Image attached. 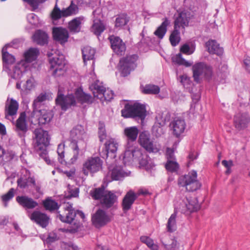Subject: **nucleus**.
I'll list each match as a JSON object with an SVG mask.
<instances>
[{
    "instance_id": "obj_61",
    "label": "nucleus",
    "mask_w": 250,
    "mask_h": 250,
    "mask_svg": "<svg viewBox=\"0 0 250 250\" xmlns=\"http://www.w3.org/2000/svg\"><path fill=\"white\" fill-rule=\"evenodd\" d=\"M149 161L150 160H148L146 155L142 156V158L139 161V164L141 166L148 168L150 166Z\"/></svg>"
},
{
    "instance_id": "obj_44",
    "label": "nucleus",
    "mask_w": 250,
    "mask_h": 250,
    "mask_svg": "<svg viewBox=\"0 0 250 250\" xmlns=\"http://www.w3.org/2000/svg\"><path fill=\"white\" fill-rule=\"evenodd\" d=\"M43 206L46 210L53 211L59 208L58 204L54 200L47 198L43 201Z\"/></svg>"
},
{
    "instance_id": "obj_13",
    "label": "nucleus",
    "mask_w": 250,
    "mask_h": 250,
    "mask_svg": "<svg viewBox=\"0 0 250 250\" xmlns=\"http://www.w3.org/2000/svg\"><path fill=\"white\" fill-rule=\"evenodd\" d=\"M193 77L194 81L196 83L199 82V77L202 74L210 76L212 70L210 66H208L204 62H198L192 66Z\"/></svg>"
},
{
    "instance_id": "obj_21",
    "label": "nucleus",
    "mask_w": 250,
    "mask_h": 250,
    "mask_svg": "<svg viewBox=\"0 0 250 250\" xmlns=\"http://www.w3.org/2000/svg\"><path fill=\"white\" fill-rule=\"evenodd\" d=\"M16 200L21 206L26 209H33L38 206L36 201L26 195L18 196Z\"/></svg>"
},
{
    "instance_id": "obj_5",
    "label": "nucleus",
    "mask_w": 250,
    "mask_h": 250,
    "mask_svg": "<svg viewBox=\"0 0 250 250\" xmlns=\"http://www.w3.org/2000/svg\"><path fill=\"white\" fill-rule=\"evenodd\" d=\"M156 123L159 125H186L183 116L175 115L171 119L170 114L167 111L157 112L155 116Z\"/></svg>"
},
{
    "instance_id": "obj_26",
    "label": "nucleus",
    "mask_w": 250,
    "mask_h": 250,
    "mask_svg": "<svg viewBox=\"0 0 250 250\" xmlns=\"http://www.w3.org/2000/svg\"><path fill=\"white\" fill-rule=\"evenodd\" d=\"M48 35L42 30H37L33 36V41L37 44L43 46L48 43Z\"/></svg>"
},
{
    "instance_id": "obj_27",
    "label": "nucleus",
    "mask_w": 250,
    "mask_h": 250,
    "mask_svg": "<svg viewBox=\"0 0 250 250\" xmlns=\"http://www.w3.org/2000/svg\"><path fill=\"white\" fill-rule=\"evenodd\" d=\"M161 241L167 250H179V243L177 242L175 238H170L168 235L163 237Z\"/></svg>"
},
{
    "instance_id": "obj_31",
    "label": "nucleus",
    "mask_w": 250,
    "mask_h": 250,
    "mask_svg": "<svg viewBox=\"0 0 250 250\" xmlns=\"http://www.w3.org/2000/svg\"><path fill=\"white\" fill-rule=\"evenodd\" d=\"M235 125H246L250 122V117L247 113H238L234 117Z\"/></svg>"
},
{
    "instance_id": "obj_35",
    "label": "nucleus",
    "mask_w": 250,
    "mask_h": 250,
    "mask_svg": "<svg viewBox=\"0 0 250 250\" xmlns=\"http://www.w3.org/2000/svg\"><path fill=\"white\" fill-rule=\"evenodd\" d=\"M83 17H77L68 23V28L71 32L78 33L81 30V20Z\"/></svg>"
},
{
    "instance_id": "obj_22",
    "label": "nucleus",
    "mask_w": 250,
    "mask_h": 250,
    "mask_svg": "<svg viewBox=\"0 0 250 250\" xmlns=\"http://www.w3.org/2000/svg\"><path fill=\"white\" fill-rule=\"evenodd\" d=\"M30 218L42 228H45L48 225L49 219L46 214L39 211H33L31 214Z\"/></svg>"
},
{
    "instance_id": "obj_1",
    "label": "nucleus",
    "mask_w": 250,
    "mask_h": 250,
    "mask_svg": "<svg viewBox=\"0 0 250 250\" xmlns=\"http://www.w3.org/2000/svg\"><path fill=\"white\" fill-rule=\"evenodd\" d=\"M34 142L33 147L39 155L47 164H50V160L48 156L47 147L50 144V137L47 131L39 127L34 131Z\"/></svg>"
},
{
    "instance_id": "obj_36",
    "label": "nucleus",
    "mask_w": 250,
    "mask_h": 250,
    "mask_svg": "<svg viewBox=\"0 0 250 250\" xmlns=\"http://www.w3.org/2000/svg\"><path fill=\"white\" fill-rule=\"evenodd\" d=\"M106 190L104 186L98 188H95L90 192V195L92 198L94 200H102L104 197Z\"/></svg>"
},
{
    "instance_id": "obj_43",
    "label": "nucleus",
    "mask_w": 250,
    "mask_h": 250,
    "mask_svg": "<svg viewBox=\"0 0 250 250\" xmlns=\"http://www.w3.org/2000/svg\"><path fill=\"white\" fill-rule=\"evenodd\" d=\"M110 175L112 180H119L124 177L125 173L120 167H116L110 172Z\"/></svg>"
},
{
    "instance_id": "obj_12",
    "label": "nucleus",
    "mask_w": 250,
    "mask_h": 250,
    "mask_svg": "<svg viewBox=\"0 0 250 250\" xmlns=\"http://www.w3.org/2000/svg\"><path fill=\"white\" fill-rule=\"evenodd\" d=\"M26 174L27 177L22 176L17 180L18 187L24 189L29 186H32L38 193H41V185L36 183L35 179L34 177L30 176V172L29 170H26Z\"/></svg>"
},
{
    "instance_id": "obj_37",
    "label": "nucleus",
    "mask_w": 250,
    "mask_h": 250,
    "mask_svg": "<svg viewBox=\"0 0 250 250\" xmlns=\"http://www.w3.org/2000/svg\"><path fill=\"white\" fill-rule=\"evenodd\" d=\"M39 54L37 48H31L24 53V58L27 62H31L35 61Z\"/></svg>"
},
{
    "instance_id": "obj_49",
    "label": "nucleus",
    "mask_w": 250,
    "mask_h": 250,
    "mask_svg": "<svg viewBox=\"0 0 250 250\" xmlns=\"http://www.w3.org/2000/svg\"><path fill=\"white\" fill-rule=\"evenodd\" d=\"M46 99V94L41 93L37 98L34 101L32 106L33 108V111H36V110L40 109L41 103L45 101Z\"/></svg>"
},
{
    "instance_id": "obj_16",
    "label": "nucleus",
    "mask_w": 250,
    "mask_h": 250,
    "mask_svg": "<svg viewBox=\"0 0 250 250\" xmlns=\"http://www.w3.org/2000/svg\"><path fill=\"white\" fill-rule=\"evenodd\" d=\"M142 155V153L140 149L131 144L130 142L127 143L126 149L124 153L123 157L125 164L127 162H130L133 161V159H136L139 156Z\"/></svg>"
},
{
    "instance_id": "obj_29",
    "label": "nucleus",
    "mask_w": 250,
    "mask_h": 250,
    "mask_svg": "<svg viewBox=\"0 0 250 250\" xmlns=\"http://www.w3.org/2000/svg\"><path fill=\"white\" fill-rule=\"evenodd\" d=\"M139 133L138 129L135 126H130L124 129V134L127 138V143L130 142L134 144Z\"/></svg>"
},
{
    "instance_id": "obj_62",
    "label": "nucleus",
    "mask_w": 250,
    "mask_h": 250,
    "mask_svg": "<svg viewBox=\"0 0 250 250\" xmlns=\"http://www.w3.org/2000/svg\"><path fill=\"white\" fill-rule=\"evenodd\" d=\"M166 155L167 161L176 160L175 155L174 154V150L170 148H167L166 151Z\"/></svg>"
},
{
    "instance_id": "obj_63",
    "label": "nucleus",
    "mask_w": 250,
    "mask_h": 250,
    "mask_svg": "<svg viewBox=\"0 0 250 250\" xmlns=\"http://www.w3.org/2000/svg\"><path fill=\"white\" fill-rule=\"evenodd\" d=\"M140 240L142 243L146 244L148 247L152 245L153 240L148 236H142L140 237Z\"/></svg>"
},
{
    "instance_id": "obj_11",
    "label": "nucleus",
    "mask_w": 250,
    "mask_h": 250,
    "mask_svg": "<svg viewBox=\"0 0 250 250\" xmlns=\"http://www.w3.org/2000/svg\"><path fill=\"white\" fill-rule=\"evenodd\" d=\"M103 161L98 157H91L83 164V171L85 175L89 172L95 173L102 168Z\"/></svg>"
},
{
    "instance_id": "obj_48",
    "label": "nucleus",
    "mask_w": 250,
    "mask_h": 250,
    "mask_svg": "<svg viewBox=\"0 0 250 250\" xmlns=\"http://www.w3.org/2000/svg\"><path fill=\"white\" fill-rule=\"evenodd\" d=\"M65 209L68 212L66 215V222H67V223L70 224L74 220L76 211L73 208L71 204H68L65 207Z\"/></svg>"
},
{
    "instance_id": "obj_56",
    "label": "nucleus",
    "mask_w": 250,
    "mask_h": 250,
    "mask_svg": "<svg viewBox=\"0 0 250 250\" xmlns=\"http://www.w3.org/2000/svg\"><path fill=\"white\" fill-rule=\"evenodd\" d=\"M13 73L11 75V77L14 79H19L22 76V71L21 70L20 64H17L15 66L13 70Z\"/></svg>"
},
{
    "instance_id": "obj_52",
    "label": "nucleus",
    "mask_w": 250,
    "mask_h": 250,
    "mask_svg": "<svg viewBox=\"0 0 250 250\" xmlns=\"http://www.w3.org/2000/svg\"><path fill=\"white\" fill-rule=\"evenodd\" d=\"M63 9L61 10L56 4L51 13V18L53 20H58L63 17Z\"/></svg>"
},
{
    "instance_id": "obj_7",
    "label": "nucleus",
    "mask_w": 250,
    "mask_h": 250,
    "mask_svg": "<svg viewBox=\"0 0 250 250\" xmlns=\"http://www.w3.org/2000/svg\"><path fill=\"white\" fill-rule=\"evenodd\" d=\"M55 102L56 104L60 105L61 109L64 111L72 107L77 106V101L75 94H70L64 95L60 92V90L58 91Z\"/></svg>"
},
{
    "instance_id": "obj_18",
    "label": "nucleus",
    "mask_w": 250,
    "mask_h": 250,
    "mask_svg": "<svg viewBox=\"0 0 250 250\" xmlns=\"http://www.w3.org/2000/svg\"><path fill=\"white\" fill-rule=\"evenodd\" d=\"M118 196L112 191L106 190L104 197L100 201L102 207L105 209H108L117 202Z\"/></svg>"
},
{
    "instance_id": "obj_30",
    "label": "nucleus",
    "mask_w": 250,
    "mask_h": 250,
    "mask_svg": "<svg viewBox=\"0 0 250 250\" xmlns=\"http://www.w3.org/2000/svg\"><path fill=\"white\" fill-rule=\"evenodd\" d=\"M170 21L167 18L163 19V21L161 24L155 31L154 34L159 39H163L167 31V27L170 24Z\"/></svg>"
},
{
    "instance_id": "obj_55",
    "label": "nucleus",
    "mask_w": 250,
    "mask_h": 250,
    "mask_svg": "<svg viewBox=\"0 0 250 250\" xmlns=\"http://www.w3.org/2000/svg\"><path fill=\"white\" fill-rule=\"evenodd\" d=\"M98 135L99 140L101 142H103L104 140L106 139L107 134L105 126H99L98 128Z\"/></svg>"
},
{
    "instance_id": "obj_45",
    "label": "nucleus",
    "mask_w": 250,
    "mask_h": 250,
    "mask_svg": "<svg viewBox=\"0 0 250 250\" xmlns=\"http://www.w3.org/2000/svg\"><path fill=\"white\" fill-rule=\"evenodd\" d=\"M71 148L73 150V156L68 162H67V165L74 164L77 160L79 155V148L76 142H71Z\"/></svg>"
},
{
    "instance_id": "obj_17",
    "label": "nucleus",
    "mask_w": 250,
    "mask_h": 250,
    "mask_svg": "<svg viewBox=\"0 0 250 250\" xmlns=\"http://www.w3.org/2000/svg\"><path fill=\"white\" fill-rule=\"evenodd\" d=\"M200 208V205L196 197H189L186 199L184 206L181 209L182 213L187 215L193 212L198 211Z\"/></svg>"
},
{
    "instance_id": "obj_6",
    "label": "nucleus",
    "mask_w": 250,
    "mask_h": 250,
    "mask_svg": "<svg viewBox=\"0 0 250 250\" xmlns=\"http://www.w3.org/2000/svg\"><path fill=\"white\" fill-rule=\"evenodd\" d=\"M52 118L53 114L50 111L38 109L32 111L28 121L30 125H43L50 122Z\"/></svg>"
},
{
    "instance_id": "obj_34",
    "label": "nucleus",
    "mask_w": 250,
    "mask_h": 250,
    "mask_svg": "<svg viewBox=\"0 0 250 250\" xmlns=\"http://www.w3.org/2000/svg\"><path fill=\"white\" fill-rule=\"evenodd\" d=\"M105 29V26L101 20H94L93 21V23L91 26V31L95 35L97 36H100Z\"/></svg>"
},
{
    "instance_id": "obj_25",
    "label": "nucleus",
    "mask_w": 250,
    "mask_h": 250,
    "mask_svg": "<svg viewBox=\"0 0 250 250\" xmlns=\"http://www.w3.org/2000/svg\"><path fill=\"white\" fill-rule=\"evenodd\" d=\"M208 51L210 54H216L220 56L223 55L224 50L215 40H210L205 44Z\"/></svg>"
},
{
    "instance_id": "obj_42",
    "label": "nucleus",
    "mask_w": 250,
    "mask_h": 250,
    "mask_svg": "<svg viewBox=\"0 0 250 250\" xmlns=\"http://www.w3.org/2000/svg\"><path fill=\"white\" fill-rule=\"evenodd\" d=\"M176 211H174V213L172 214L168 220L167 229V231L169 232H172L176 230L177 226L176 223Z\"/></svg>"
},
{
    "instance_id": "obj_32",
    "label": "nucleus",
    "mask_w": 250,
    "mask_h": 250,
    "mask_svg": "<svg viewBox=\"0 0 250 250\" xmlns=\"http://www.w3.org/2000/svg\"><path fill=\"white\" fill-rule=\"evenodd\" d=\"M12 46L11 44H6L2 49V61L3 62L7 64H12L15 62L14 56L7 51V48Z\"/></svg>"
},
{
    "instance_id": "obj_47",
    "label": "nucleus",
    "mask_w": 250,
    "mask_h": 250,
    "mask_svg": "<svg viewBox=\"0 0 250 250\" xmlns=\"http://www.w3.org/2000/svg\"><path fill=\"white\" fill-rule=\"evenodd\" d=\"M57 153L58 154V160L59 162L65 166L67 165V162L64 157V144H60L58 146Z\"/></svg>"
},
{
    "instance_id": "obj_33",
    "label": "nucleus",
    "mask_w": 250,
    "mask_h": 250,
    "mask_svg": "<svg viewBox=\"0 0 250 250\" xmlns=\"http://www.w3.org/2000/svg\"><path fill=\"white\" fill-rule=\"evenodd\" d=\"M82 52L83 61L85 64H86L87 61L93 60L94 59L96 51L91 47L88 46L84 47L82 49Z\"/></svg>"
},
{
    "instance_id": "obj_51",
    "label": "nucleus",
    "mask_w": 250,
    "mask_h": 250,
    "mask_svg": "<svg viewBox=\"0 0 250 250\" xmlns=\"http://www.w3.org/2000/svg\"><path fill=\"white\" fill-rule=\"evenodd\" d=\"M165 167L167 171L175 172L179 169V165L176 160L167 161L165 165Z\"/></svg>"
},
{
    "instance_id": "obj_58",
    "label": "nucleus",
    "mask_w": 250,
    "mask_h": 250,
    "mask_svg": "<svg viewBox=\"0 0 250 250\" xmlns=\"http://www.w3.org/2000/svg\"><path fill=\"white\" fill-rule=\"evenodd\" d=\"M27 2L33 9L34 10L38 8L40 4L43 3L47 0H22Z\"/></svg>"
},
{
    "instance_id": "obj_4",
    "label": "nucleus",
    "mask_w": 250,
    "mask_h": 250,
    "mask_svg": "<svg viewBox=\"0 0 250 250\" xmlns=\"http://www.w3.org/2000/svg\"><path fill=\"white\" fill-rule=\"evenodd\" d=\"M197 172L192 171L187 175L180 176L178 184L181 187H185L187 190L193 192L200 188L201 185L197 180Z\"/></svg>"
},
{
    "instance_id": "obj_14",
    "label": "nucleus",
    "mask_w": 250,
    "mask_h": 250,
    "mask_svg": "<svg viewBox=\"0 0 250 250\" xmlns=\"http://www.w3.org/2000/svg\"><path fill=\"white\" fill-rule=\"evenodd\" d=\"M108 39L111 44V47L115 54L120 56L125 54L126 45L121 39L113 35L110 36Z\"/></svg>"
},
{
    "instance_id": "obj_8",
    "label": "nucleus",
    "mask_w": 250,
    "mask_h": 250,
    "mask_svg": "<svg viewBox=\"0 0 250 250\" xmlns=\"http://www.w3.org/2000/svg\"><path fill=\"white\" fill-rule=\"evenodd\" d=\"M50 71L54 77H58L65 71V60L63 55L56 56L49 59Z\"/></svg>"
},
{
    "instance_id": "obj_19",
    "label": "nucleus",
    "mask_w": 250,
    "mask_h": 250,
    "mask_svg": "<svg viewBox=\"0 0 250 250\" xmlns=\"http://www.w3.org/2000/svg\"><path fill=\"white\" fill-rule=\"evenodd\" d=\"M53 37L54 39L61 44H63L67 42L69 37L68 31L62 27H56L53 28Z\"/></svg>"
},
{
    "instance_id": "obj_38",
    "label": "nucleus",
    "mask_w": 250,
    "mask_h": 250,
    "mask_svg": "<svg viewBox=\"0 0 250 250\" xmlns=\"http://www.w3.org/2000/svg\"><path fill=\"white\" fill-rule=\"evenodd\" d=\"M63 17H66L77 14L79 12L78 6L71 1L70 5L66 8H63Z\"/></svg>"
},
{
    "instance_id": "obj_15",
    "label": "nucleus",
    "mask_w": 250,
    "mask_h": 250,
    "mask_svg": "<svg viewBox=\"0 0 250 250\" xmlns=\"http://www.w3.org/2000/svg\"><path fill=\"white\" fill-rule=\"evenodd\" d=\"M91 220L95 227L100 228L105 225L110 221V219L105 211L98 209L92 215Z\"/></svg>"
},
{
    "instance_id": "obj_20",
    "label": "nucleus",
    "mask_w": 250,
    "mask_h": 250,
    "mask_svg": "<svg viewBox=\"0 0 250 250\" xmlns=\"http://www.w3.org/2000/svg\"><path fill=\"white\" fill-rule=\"evenodd\" d=\"M77 104H91L93 102V98L91 95L85 93L81 87L77 88L74 93Z\"/></svg>"
},
{
    "instance_id": "obj_2",
    "label": "nucleus",
    "mask_w": 250,
    "mask_h": 250,
    "mask_svg": "<svg viewBox=\"0 0 250 250\" xmlns=\"http://www.w3.org/2000/svg\"><path fill=\"white\" fill-rule=\"evenodd\" d=\"M122 116L125 118H131L137 121L141 125H144L147 115L145 105L140 103L130 104H125L124 108L121 110Z\"/></svg>"
},
{
    "instance_id": "obj_54",
    "label": "nucleus",
    "mask_w": 250,
    "mask_h": 250,
    "mask_svg": "<svg viewBox=\"0 0 250 250\" xmlns=\"http://www.w3.org/2000/svg\"><path fill=\"white\" fill-rule=\"evenodd\" d=\"M174 62L179 65H183L186 67H189L192 65V63L187 61L183 58L182 55L180 53L176 55Z\"/></svg>"
},
{
    "instance_id": "obj_40",
    "label": "nucleus",
    "mask_w": 250,
    "mask_h": 250,
    "mask_svg": "<svg viewBox=\"0 0 250 250\" xmlns=\"http://www.w3.org/2000/svg\"><path fill=\"white\" fill-rule=\"evenodd\" d=\"M180 34L178 28L174 27V30L169 36V41L172 46H176L180 42L181 40Z\"/></svg>"
},
{
    "instance_id": "obj_53",
    "label": "nucleus",
    "mask_w": 250,
    "mask_h": 250,
    "mask_svg": "<svg viewBox=\"0 0 250 250\" xmlns=\"http://www.w3.org/2000/svg\"><path fill=\"white\" fill-rule=\"evenodd\" d=\"M15 189L11 188L9 189L7 193L1 196V200L4 202V206H7V202L12 199L14 196Z\"/></svg>"
},
{
    "instance_id": "obj_64",
    "label": "nucleus",
    "mask_w": 250,
    "mask_h": 250,
    "mask_svg": "<svg viewBox=\"0 0 250 250\" xmlns=\"http://www.w3.org/2000/svg\"><path fill=\"white\" fill-rule=\"evenodd\" d=\"M113 95L114 93L112 91L105 89V92H104L102 97V98L104 97L106 101H110L113 98Z\"/></svg>"
},
{
    "instance_id": "obj_39",
    "label": "nucleus",
    "mask_w": 250,
    "mask_h": 250,
    "mask_svg": "<svg viewBox=\"0 0 250 250\" xmlns=\"http://www.w3.org/2000/svg\"><path fill=\"white\" fill-rule=\"evenodd\" d=\"M90 88L93 90V94L95 97L99 99L102 98V95L104 92H105V88L103 86L100 85L97 83H94L91 85Z\"/></svg>"
},
{
    "instance_id": "obj_46",
    "label": "nucleus",
    "mask_w": 250,
    "mask_h": 250,
    "mask_svg": "<svg viewBox=\"0 0 250 250\" xmlns=\"http://www.w3.org/2000/svg\"><path fill=\"white\" fill-rule=\"evenodd\" d=\"M160 87L154 84H146L144 87L143 92L146 94H157L160 92Z\"/></svg>"
},
{
    "instance_id": "obj_57",
    "label": "nucleus",
    "mask_w": 250,
    "mask_h": 250,
    "mask_svg": "<svg viewBox=\"0 0 250 250\" xmlns=\"http://www.w3.org/2000/svg\"><path fill=\"white\" fill-rule=\"evenodd\" d=\"M185 129V126H172L171 128L173 134L177 138L184 133Z\"/></svg>"
},
{
    "instance_id": "obj_59",
    "label": "nucleus",
    "mask_w": 250,
    "mask_h": 250,
    "mask_svg": "<svg viewBox=\"0 0 250 250\" xmlns=\"http://www.w3.org/2000/svg\"><path fill=\"white\" fill-rule=\"evenodd\" d=\"M62 250H78V247L72 242L68 243L62 242L61 245Z\"/></svg>"
},
{
    "instance_id": "obj_60",
    "label": "nucleus",
    "mask_w": 250,
    "mask_h": 250,
    "mask_svg": "<svg viewBox=\"0 0 250 250\" xmlns=\"http://www.w3.org/2000/svg\"><path fill=\"white\" fill-rule=\"evenodd\" d=\"M15 130L20 137H24L28 127L27 126H15Z\"/></svg>"
},
{
    "instance_id": "obj_24",
    "label": "nucleus",
    "mask_w": 250,
    "mask_h": 250,
    "mask_svg": "<svg viewBox=\"0 0 250 250\" xmlns=\"http://www.w3.org/2000/svg\"><path fill=\"white\" fill-rule=\"evenodd\" d=\"M104 145L105 150L100 153L101 157L103 158L107 157L109 154L111 153V157H114L115 156L114 153L116 152L118 146L115 140L112 138L109 139L106 142Z\"/></svg>"
},
{
    "instance_id": "obj_50",
    "label": "nucleus",
    "mask_w": 250,
    "mask_h": 250,
    "mask_svg": "<svg viewBox=\"0 0 250 250\" xmlns=\"http://www.w3.org/2000/svg\"><path fill=\"white\" fill-rule=\"evenodd\" d=\"M29 123L28 118L25 112H21L18 119H15V123L13 125H27V123Z\"/></svg>"
},
{
    "instance_id": "obj_3",
    "label": "nucleus",
    "mask_w": 250,
    "mask_h": 250,
    "mask_svg": "<svg viewBox=\"0 0 250 250\" xmlns=\"http://www.w3.org/2000/svg\"><path fill=\"white\" fill-rule=\"evenodd\" d=\"M138 56L136 54L127 55L122 58L118 64L119 70L122 77H126L137 66L136 61Z\"/></svg>"
},
{
    "instance_id": "obj_28",
    "label": "nucleus",
    "mask_w": 250,
    "mask_h": 250,
    "mask_svg": "<svg viewBox=\"0 0 250 250\" xmlns=\"http://www.w3.org/2000/svg\"><path fill=\"white\" fill-rule=\"evenodd\" d=\"M189 23V18L188 17L187 13L184 12H181L178 13V16L174 21V27L179 28L182 27L185 28V26H188Z\"/></svg>"
},
{
    "instance_id": "obj_23",
    "label": "nucleus",
    "mask_w": 250,
    "mask_h": 250,
    "mask_svg": "<svg viewBox=\"0 0 250 250\" xmlns=\"http://www.w3.org/2000/svg\"><path fill=\"white\" fill-rule=\"evenodd\" d=\"M137 194L132 190H129L123 198L122 206L124 211L129 210L137 198Z\"/></svg>"
},
{
    "instance_id": "obj_9",
    "label": "nucleus",
    "mask_w": 250,
    "mask_h": 250,
    "mask_svg": "<svg viewBox=\"0 0 250 250\" xmlns=\"http://www.w3.org/2000/svg\"><path fill=\"white\" fill-rule=\"evenodd\" d=\"M138 142L147 151L156 153L159 151L151 138L150 134L147 131L141 132L139 136Z\"/></svg>"
},
{
    "instance_id": "obj_10",
    "label": "nucleus",
    "mask_w": 250,
    "mask_h": 250,
    "mask_svg": "<svg viewBox=\"0 0 250 250\" xmlns=\"http://www.w3.org/2000/svg\"><path fill=\"white\" fill-rule=\"evenodd\" d=\"M19 107V103L16 100L9 98L7 99L5 105V118L12 124L15 123Z\"/></svg>"
},
{
    "instance_id": "obj_41",
    "label": "nucleus",
    "mask_w": 250,
    "mask_h": 250,
    "mask_svg": "<svg viewBox=\"0 0 250 250\" xmlns=\"http://www.w3.org/2000/svg\"><path fill=\"white\" fill-rule=\"evenodd\" d=\"M129 21V17L126 14H122L118 16L116 19L115 26L116 27H122Z\"/></svg>"
}]
</instances>
